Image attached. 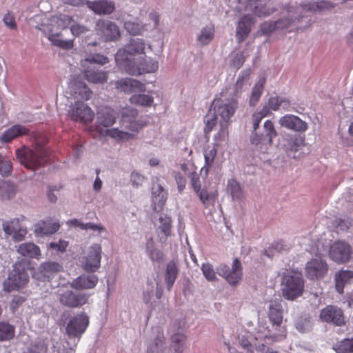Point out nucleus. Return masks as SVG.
I'll list each match as a JSON object with an SVG mask.
<instances>
[{"label": "nucleus", "instance_id": "obj_1", "mask_svg": "<svg viewBox=\"0 0 353 353\" xmlns=\"http://www.w3.org/2000/svg\"><path fill=\"white\" fill-rule=\"evenodd\" d=\"M267 314L270 325L260 323L255 329L254 343L261 353H279L268 345L281 341L286 337L283 310L281 299H272L267 302Z\"/></svg>", "mask_w": 353, "mask_h": 353}, {"label": "nucleus", "instance_id": "obj_2", "mask_svg": "<svg viewBox=\"0 0 353 353\" xmlns=\"http://www.w3.org/2000/svg\"><path fill=\"white\" fill-rule=\"evenodd\" d=\"M119 128H106L104 134L121 142L133 139L142 128L137 119V110L132 108H125L121 112ZM117 112L110 108H105L98 113L97 123L105 128L113 125L117 119Z\"/></svg>", "mask_w": 353, "mask_h": 353}, {"label": "nucleus", "instance_id": "obj_3", "mask_svg": "<svg viewBox=\"0 0 353 353\" xmlns=\"http://www.w3.org/2000/svg\"><path fill=\"white\" fill-rule=\"evenodd\" d=\"M36 22L41 21L37 28L41 30L54 46L63 49H71L74 46L73 39L63 40L60 38V31L69 27L72 17L66 14H59L50 18L46 15L34 17Z\"/></svg>", "mask_w": 353, "mask_h": 353}, {"label": "nucleus", "instance_id": "obj_4", "mask_svg": "<svg viewBox=\"0 0 353 353\" xmlns=\"http://www.w3.org/2000/svg\"><path fill=\"white\" fill-rule=\"evenodd\" d=\"M146 43L143 39H132L124 48L119 49L115 54L117 66L122 70H127L145 52Z\"/></svg>", "mask_w": 353, "mask_h": 353}, {"label": "nucleus", "instance_id": "obj_5", "mask_svg": "<svg viewBox=\"0 0 353 353\" xmlns=\"http://www.w3.org/2000/svg\"><path fill=\"white\" fill-rule=\"evenodd\" d=\"M304 290V279L299 271H288L282 273V294L289 301L300 297Z\"/></svg>", "mask_w": 353, "mask_h": 353}, {"label": "nucleus", "instance_id": "obj_6", "mask_svg": "<svg viewBox=\"0 0 353 353\" xmlns=\"http://www.w3.org/2000/svg\"><path fill=\"white\" fill-rule=\"evenodd\" d=\"M46 150L39 140L37 141L34 150L22 148L16 150L17 159L26 168L35 170L46 161Z\"/></svg>", "mask_w": 353, "mask_h": 353}, {"label": "nucleus", "instance_id": "obj_7", "mask_svg": "<svg viewBox=\"0 0 353 353\" xmlns=\"http://www.w3.org/2000/svg\"><path fill=\"white\" fill-rule=\"evenodd\" d=\"M211 107L220 119L219 123L221 130L215 136V138H218V137L221 136L224 137L225 130L228 127V123L233 117L237 108V101L233 98L232 99H226V97L215 99Z\"/></svg>", "mask_w": 353, "mask_h": 353}, {"label": "nucleus", "instance_id": "obj_8", "mask_svg": "<svg viewBox=\"0 0 353 353\" xmlns=\"http://www.w3.org/2000/svg\"><path fill=\"white\" fill-rule=\"evenodd\" d=\"M235 10L251 11L258 17H265L276 11L272 0H239Z\"/></svg>", "mask_w": 353, "mask_h": 353}, {"label": "nucleus", "instance_id": "obj_9", "mask_svg": "<svg viewBox=\"0 0 353 353\" xmlns=\"http://www.w3.org/2000/svg\"><path fill=\"white\" fill-rule=\"evenodd\" d=\"M28 281L29 276L23 265L21 262H16L3 283V290L6 292L18 290L23 288Z\"/></svg>", "mask_w": 353, "mask_h": 353}, {"label": "nucleus", "instance_id": "obj_10", "mask_svg": "<svg viewBox=\"0 0 353 353\" xmlns=\"http://www.w3.org/2000/svg\"><path fill=\"white\" fill-rule=\"evenodd\" d=\"M276 136L277 131L274 122L268 119L263 123V134L253 133L250 138V142L258 150L265 152L268 150V146L272 144L273 139Z\"/></svg>", "mask_w": 353, "mask_h": 353}, {"label": "nucleus", "instance_id": "obj_11", "mask_svg": "<svg viewBox=\"0 0 353 353\" xmlns=\"http://www.w3.org/2000/svg\"><path fill=\"white\" fill-rule=\"evenodd\" d=\"M101 245L98 243L91 245L81 259L82 268L89 273L97 272L101 267Z\"/></svg>", "mask_w": 353, "mask_h": 353}, {"label": "nucleus", "instance_id": "obj_12", "mask_svg": "<svg viewBox=\"0 0 353 353\" xmlns=\"http://www.w3.org/2000/svg\"><path fill=\"white\" fill-rule=\"evenodd\" d=\"M60 303L68 307H80L88 303L90 294L76 292L70 289H61L58 291Z\"/></svg>", "mask_w": 353, "mask_h": 353}, {"label": "nucleus", "instance_id": "obj_13", "mask_svg": "<svg viewBox=\"0 0 353 353\" xmlns=\"http://www.w3.org/2000/svg\"><path fill=\"white\" fill-rule=\"evenodd\" d=\"M89 325V316L85 312H80L70 319L65 331L70 339H78L85 332Z\"/></svg>", "mask_w": 353, "mask_h": 353}, {"label": "nucleus", "instance_id": "obj_14", "mask_svg": "<svg viewBox=\"0 0 353 353\" xmlns=\"http://www.w3.org/2000/svg\"><path fill=\"white\" fill-rule=\"evenodd\" d=\"M68 114L72 121L83 123L91 122L94 117L92 109L83 101L71 102Z\"/></svg>", "mask_w": 353, "mask_h": 353}, {"label": "nucleus", "instance_id": "obj_15", "mask_svg": "<svg viewBox=\"0 0 353 353\" xmlns=\"http://www.w3.org/2000/svg\"><path fill=\"white\" fill-rule=\"evenodd\" d=\"M26 219L24 216L21 215L19 217L4 221L2 224L3 230L6 234L12 237L14 241H22L27 234L26 228L21 225V223Z\"/></svg>", "mask_w": 353, "mask_h": 353}, {"label": "nucleus", "instance_id": "obj_16", "mask_svg": "<svg viewBox=\"0 0 353 353\" xmlns=\"http://www.w3.org/2000/svg\"><path fill=\"white\" fill-rule=\"evenodd\" d=\"M67 92L70 94L69 98L77 101L85 102L91 99L92 92L88 85L82 81L72 79L70 81Z\"/></svg>", "mask_w": 353, "mask_h": 353}, {"label": "nucleus", "instance_id": "obj_17", "mask_svg": "<svg viewBox=\"0 0 353 353\" xmlns=\"http://www.w3.org/2000/svg\"><path fill=\"white\" fill-rule=\"evenodd\" d=\"M159 69V62L157 60L150 57H140L134 63L132 66H128L125 70L127 73L131 75H139L143 73H154Z\"/></svg>", "mask_w": 353, "mask_h": 353}, {"label": "nucleus", "instance_id": "obj_18", "mask_svg": "<svg viewBox=\"0 0 353 353\" xmlns=\"http://www.w3.org/2000/svg\"><path fill=\"white\" fill-rule=\"evenodd\" d=\"M95 30L106 41H116L121 36L119 27L114 23L105 19L97 21Z\"/></svg>", "mask_w": 353, "mask_h": 353}, {"label": "nucleus", "instance_id": "obj_19", "mask_svg": "<svg viewBox=\"0 0 353 353\" xmlns=\"http://www.w3.org/2000/svg\"><path fill=\"white\" fill-rule=\"evenodd\" d=\"M250 74V68L241 71L236 83L221 92V97H232L233 99L238 97L243 89L248 86Z\"/></svg>", "mask_w": 353, "mask_h": 353}, {"label": "nucleus", "instance_id": "obj_20", "mask_svg": "<svg viewBox=\"0 0 353 353\" xmlns=\"http://www.w3.org/2000/svg\"><path fill=\"white\" fill-rule=\"evenodd\" d=\"M328 266L325 261L321 259H312L305 267V276L310 280L323 278L327 273Z\"/></svg>", "mask_w": 353, "mask_h": 353}, {"label": "nucleus", "instance_id": "obj_21", "mask_svg": "<svg viewBox=\"0 0 353 353\" xmlns=\"http://www.w3.org/2000/svg\"><path fill=\"white\" fill-rule=\"evenodd\" d=\"M218 274L225 278L230 284L235 285L241 279L242 271L241 263L238 259L233 261L232 269L228 265L221 264L216 268Z\"/></svg>", "mask_w": 353, "mask_h": 353}, {"label": "nucleus", "instance_id": "obj_22", "mask_svg": "<svg viewBox=\"0 0 353 353\" xmlns=\"http://www.w3.org/2000/svg\"><path fill=\"white\" fill-rule=\"evenodd\" d=\"M352 250L346 242L339 241L332 243L330 248L329 256L337 263L347 262L350 258Z\"/></svg>", "mask_w": 353, "mask_h": 353}, {"label": "nucleus", "instance_id": "obj_23", "mask_svg": "<svg viewBox=\"0 0 353 353\" xmlns=\"http://www.w3.org/2000/svg\"><path fill=\"white\" fill-rule=\"evenodd\" d=\"M305 137L284 133L279 140L278 146L285 152H296L301 146L305 145Z\"/></svg>", "mask_w": 353, "mask_h": 353}, {"label": "nucleus", "instance_id": "obj_24", "mask_svg": "<svg viewBox=\"0 0 353 353\" xmlns=\"http://www.w3.org/2000/svg\"><path fill=\"white\" fill-rule=\"evenodd\" d=\"M334 7V4L328 1H319L316 2H307L304 3H300L299 5H295L290 6L288 11L292 12L294 10L302 11L303 17L306 16L307 12H322L324 10H331Z\"/></svg>", "mask_w": 353, "mask_h": 353}, {"label": "nucleus", "instance_id": "obj_25", "mask_svg": "<svg viewBox=\"0 0 353 353\" xmlns=\"http://www.w3.org/2000/svg\"><path fill=\"white\" fill-rule=\"evenodd\" d=\"M279 124L282 128L296 132H304L308 128V125L305 121L291 114L281 117L279 120Z\"/></svg>", "mask_w": 353, "mask_h": 353}, {"label": "nucleus", "instance_id": "obj_26", "mask_svg": "<svg viewBox=\"0 0 353 353\" xmlns=\"http://www.w3.org/2000/svg\"><path fill=\"white\" fill-rule=\"evenodd\" d=\"M319 317L323 321L332 323L337 326H341L345 323L343 311L333 305H328L323 308L321 311Z\"/></svg>", "mask_w": 353, "mask_h": 353}, {"label": "nucleus", "instance_id": "obj_27", "mask_svg": "<svg viewBox=\"0 0 353 353\" xmlns=\"http://www.w3.org/2000/svg\"><path fill=\"white\" fill-rule=\"evenodd\" d=\"M88 8L98 15H108L115 10V3L112 0H97L87 1Z\"/></svg>", "mask_w": 353, "mask_h": 353}, {"label": "nucleus", "instance_id": "obj_28", "mask_svg": "<svg viewBox=\"0 0 353 353\" xmlns=\"http://www.w3.org/2000/svg\"><path fill=\"white\" fill-rule=\"evenodd\" d=\"M114 19L121 21L123 23V27L125 30L132 35H139L142 34L145 31L148 30L147 23H138L135 21H127L125 19V14L117 13L114 15Z\"/></svg>", "mask_w": 353, "mask_h": 353}, {"label": "nucleus", "instance_id": "obj_29", "mask_svg": "<svg viewBox=\"0 0 353 353\" xmlns=\"http://www.w3.org/2000/svg\"><path fill=\"white\" fill-rule=\"evenodd\" d=\"M254 23L255 19L251 14H245L241 17L236 29V37L239 43H241L248 37L251 26Z\"/></svg>", "mask_w": 353, "mask_h": 353}, {"label": "nucleus", "instance_id": "obj_30", "mask_svg": "<svg viewBox=\"0 0 353 353\" xmlns=\"http://www.w3.org/2000/svg\"><path fill=\"white\" fill-rule=\"evenodd\" d=\"M61 268V265L57 262H44L41 264L38 272L34 273L32 276L37 280L44 281L49 279L54 274L60 272Z\"/></svg>", "mask_w": 353, "mask_h": 353}, {"label": "nucleus", "instance_id": "obj_31", "mask_svg": "<svg viewBox=\"0 0 353 353\" xmlns=\"http://www.w3.org/2000/svg\"><path fill=\"white\" fill-rule=\"evenodd\" d=\"M295 5H299L297 3H288L286 5L282 12V17L277 20L276 21H281L280 26L281 27H278V30H284L290 28L292 24H294L296 21L299 19L301 17H303V14L302 11H292L290 12L288 10L290 6H293Z\"/></svg>", "mask_w": 353, "mask_h": 353}, {"label": "nucleus", "instance_id": "obj_32", "mask_svg": "<svg viewBox=\"0 0 353 353\" xmlns=\"http://www.w3.org/2000/svg\"><path fill=\"white\" fill-rule=\"evenodd\" d=\"M98 276L94 274H81L70 283L72 288L83 290L93 289L98 283Z\"/></svg>", "mask_w": 353, "mask_h": 353}, {"label": "nucleus", "instance_id": "obj_33", "mask_svg": "<svg viewBox=\"0 0 353 353\" xmlns=\"http://www.w3.org/2000/svg\"><path fill=\"white\" fill-rule=\"evenodd\" d=\"M115 87L117 90L126 93L145 90L144 84L132 78H124L117 81L115 82Z\"/></svg>", "mask_w": 353, "mask_h": 353}, {"label": "nucleus", "instance_id": "obj_34", "mask_svg": "<svg viewBox=\"0 0 353 353\" xmlns=\"http://www.w3.org/2000/svg\"><path fill=\"white\" fill-rule=\"evenodd\" d=\"M152 206L154 211H159L166 202L168 193L159 183L154 184L152 188Z\"/></svg>", "mask_w": 353, "mask_h": 353}, {"label": "nucleus", "instance_id": "obj_35", "mask_svg": "<svg viewBox=\"0 0 353 353\" xmlns=\"http://www.w3.org/2000/svg\"><path fill=\"white\" fill-rule=\"evenodd\" d=\"M60 225L51 219L41 221L35 224L34 232L36 235H50L59 230Z\"/></svg>", "mask_w": 353, "mask_h": 353}, {"label": "nucleus", "instance_id": "obj_36", "mask_svg": "<svg viewBox=\"0 0 353 353\" xmlns=\"http://www.w3.org/2000/svg\"><path fill=\"white\" fill-rule=\"evenodd\" d=\"M17 252L23 256L39 259L41 256L40 248L34 243L28 242L20 244Z\"/></svg>", "mask_w": 353, "mask_h": 353}, {"label": "nucleus", "instance_id": "obj_37", "mask_svg": "<svg viewBox=\"0 0 353 353\" xmlns=\"http://www.w3.org/2000/svg\"><path fill=\"white\" fill-rule=\"evenodd\" d=\"M172 219L166 214H161L159 218V225H157V232L159 235L163 234V236L160 237V241L163 242L171 235Z\"/></svg>", "mask_w": 353, "mask_h": 353}, {"label": "nucleus", "instance_id": "obj_38", "mask_svg": "<svg viewBox=\"0 0 353 353\" xmlns=\"http://www.w3.org/2000/svg\"><path fill=\"white\" fill-rule=\"evenodd\" d=\"M153 332L156 335L153 341L149 344L147 353H163L164 347L163 332L159 327L154 328Z\"/></svg>", "mask_w": 353, "mask_h": 353}, {"label": "nucleus", "instance_id": "obj_39", "mask_svg": "<svg viewBox=\"0 0 353 353\" xmlns=\"http://www.w3.org/2000/svg\"><path fill=\"white\" fill-rule=\"evenodd\" d=\"M353 281V271L341 270L335 274V287L339 293L343 292L345 285Z\"/></svg>", "mask_w": 353, "mask_h": 353}, {"label": "nucleus", "instance_id": "obj_40", "mask_svg": "<svg viewBox=\"0 0 353 353\" xmlns=\"http://www.w3.org/2000/svg\"><path fill=\"white\" fill-rule=\"evenodd\" d=\"M28 129L21 125H14L6 130L0 137V141L8 143L12 139L27 134Z\"/></svg>", "mask_w": 353, "mask_h": 353}, {"label": "nucleus", "instance_id": "obj_41", "mask_svg": "<svg viewBox=\"0 0 353 353\" xmlns=\"http://www.w3.org/2000/svg\"><path fill=\"white\" fill-rule=\"evenodd\" d=\"M214 37V27L212 26H206L197 33L196 40L199 46H205L210 43Z\"/></svg>", "mask_w": 353, "mask_h": 353}, {"label": "nucleus", "instance_id": "obj_42", "mask_svg": "<svg viewBox=\"0 0 353 353\" xmlns=\"http://www.w3.org/2000/svg\"><path fill=\"white\" fill-rule=\"evenodd\" d=\"M179 270L175 262L170 261L166 265L165 283L168 290L172 288L178 276Z\"/></svg>", "mask_w": 353, "mask_h": 353}, {"label": "nucleus", "instance_id": "obj_43", "mask_svg": "<svg viewBox=\"0 0 353 353\" xmlns=\"http://www.w3.org/2000/svg\"><path fill=\"white\" fill-rule=\"evenodd\" d=\"M84 75L89 82L93 83H103L108 80V73L101 70L85 69Z\"/></svg>", "mask_w": 353, "mask_h": 353}, {"label": "nucleus", "instance_id": "obj_44", "mask_svg": "<svg viewBox=\"0 0 353 353\" xmlns=\"http://www.w3.org/2000/svg\"><path fill=\"white\" fill-rule=\"evenodd\" d=\"M227 192L233 201H240L244 198L243 189L239 183L234 179H230L227 183Z\"/></svg>", "mask_w": 353, "mask_h": 353}, {"label": "nucleus", "instance_id": "obj_45", "mask_svg": "<svg viewBox=\"0 0 353 353\" xmlns=\"http://www.w3.org/2000/svg\"><path fill=\"white\" fill-rule=\"evenodd\" d=\"M196 193L205 208H208L210 205H214L218 196L217 191L208 192L205 188H201Z\"/></svg>", "mask_w": 353, "mask_h": 353}, {"label": "nucleus", "instance_id": "obj_46", "mask_svg": "<svg viewBox=\"0 0 353 353\" xmlns=\"http://www.w3.org/2000/svg\"><path fill=\"white\" fill-rule=\"evenodd\" d=\"M145 250L147 255L151 261L158 263H161L163 261V252L155 248L154 242L152 238L147 240Z\"/></svg>", "mask_w": 353, "mask_h": 353}, {"label": "nucleus", "instance_id": "obj_47", "mask_svg": "<svg viewBox=\"0 0 353 353\" xmlns=\"http://www.w3.org/2000/svg\"><path fill=\"white\" fill-rule=\"evenodd\" d=\"M17 192L16 186L9 182L0 180V200H7L13 198Z\"/></svg>", "mask_w": 353, "mask_h": 353}, {"label": "nucleus", "instance_id": "obj_48", "mask_svg": "<svg viewBox=\"0 0 353 353\" xmlns=\"http://www.w3.org/2000/svg\"><path fill=\"white\" fill-rule=\"evenodd\" d=\"M265 78L260 77L258 81L256 83L254 86L252 88L251 96L250 98V105L252 106L256 105V104L259 101L263 91L264 88V85L265 84Z\"/></svg>", "mask_w": 353, "mask_h": 353}, {"label": "nucleus", "instance_id": "obj_49", "mask_svg": "<svg viewBox=\"0 0 353 353\" xmlns=\"http://www.w3.org/2000/svg\"><path fill=\"white\" fill-rule=\"evenodd\" d=\"M132 104L143 107H151L154 103V97L152 94H134L130 98Z\"/></svg>", "mask_w": 353, "mask_h": 353}, {"label": "nucleus", "instance_id": "obj_50", "mask_svg": "<svg viewBox=\"0 0 353 353\" xmlns=\"http://www.w3.org/2000/svg\"><path fill=\"white\" fill-rule=\"evenodd\" d=\"M336 353H353V338H347L337 341L333 345Z\"/></svg>", "mask_w": 353, "mask_h": 353}, {"label": "nucleus", "instance_id": "obj_51", "mask_svg": "<svg viewBox=\"0 0 353 353\" xmlns=\"http://www.w3.org/2000/svg\"><path fill=\"white\" fill-rule=\"evenodd\" d=\"M219 117L216 114L215 111L210 107L208 114L204 118L205 126L204 130L206 133L211 132L217 122H219Z\"/></svg>", "mask_w": 353, "mask_h": 353}, {"label": "nucleus", "instance_id": "obj_52", "mask_svg": "<svg viewBox=\"0 0 353 353\" xmlns=\"http://www.w3.org/2000/svg\"><path fill=\"white\" fill-rule=\"evenodd\" d=\"M14 327L8 323L0 322V341H9L14 336Z\"/></svg>", "mask_w": 353, "mask_h": 353}, {"label": "nucleus", "instance_id": "obj_53", "mask_svg": "<svg viewBox=\"0 0 353 353\" xmlns=\"http://www.w3.org/2000/svg\"><path fill=\"white\" fill-rule=\"evenodd\" d=\"M216 154L217 151L214 146L208 145L206 148L203 154L205 158V165L202 168V170H205V172H208L214 163Z\"/></svg>", "mask_w": 353, "mask_h": 353}, {"label": "nucleus", "instance_id": "obj_54", "mask_svg": "<svg viewBox=\"0 0 353 353\" xmlns=\"http://www.w3.org/2000/svg\"><path fill=\"white\" fill-rule=\"evenodd\" d=\"M108 62V59L101 54H90L81 61V66L85 68L87 63H97L104 65Z\"/></svg>", "mask_w": 353, "mask_h": 353}, {"label": "nucleus", "instance_id": "obj_55", "mask_svg": "<svg viewBox=\"0 0 353 353\" xmlns=\"http://www.w3.org/2000/svg\"><path fill=\"white\" fill-rule=\"evenodd\" d=\"M246 56L248 54L245 55L243 52L232 53L229 62L230 66L234 70L239 69L245 62Z\"/></svg>", "mask_w": 353, "mask_h": 353}, {"label": "nucleus", "instance_id": "obj_56", "mask_svg": "<svg viewBox=\"0 0 353 353\" xmlns=\"http://www.w3.org/2000/svg\"><path fill=\"white\" fill-rule=\"evenodd\" d=\"M201 271L203 276L208 281H215L217 279L216 272L214 271L213 266L209 263L202 264Z\"/></svg>", "mask_w": 353, "mask_h": 353}, {"label": "nucleus", "instance_id": "obj_57", "mask_svg": "<svg viewBox=\"0 0 353 353\" xmlns=\"http://www.w3.org/2000/svg\"><path fill=\"white\" fill-rule=\"evenodd\" d=\"M281 21H265L261 25V31L263 34H269L273 31L278 30V27H281Z\"/></svg>", "mask_w": 353, "mask_h": 353}, {"label": "nucleus", "instance_id": "obj_58", "mask_svg": "<svg viewBox=\"0 0 353 353\" xmlns=\"http://www.w3.org/2000/svg\"><path fill=\"white\" fill-rule=\"evenodd\" d=\"M76 346L77 344L75 343L70 344L65 340H61L60 343H56L55 347L57 348L59 353H73Z\"/></svg>", "mask_w": 353, "mask_h": 353}, {"label": "nucleus", "instance_id": "obj_59", "mask_svg": "<svg viewBox=\"0 0 353 353\" xmlns=\"http://www.w3.org/2000/svg\"><path fill=\"white\" fill-rule=\"evenodd\" d=\"M12 172V162L10 160L4 159L0 154V174L3 176L10 175Z\"/></svg>", "mask_w": 353, "mask_h": 353}, {"label": "nucleus", "instance_id": "obj_60", "mask_svg": "<svg viewBox=\"0 0 353 353\" xmlns=\"http://www.w3.org/2000/svg\"><path fill=\"white\" fill-rule=\"evenodd\" d=\"M159 14L155 10H152L148 14V19L150 22L147 23L148 30H155L159 25Z\"/></svg>", "mask_w": 353, "mask_h": 353}, {"label": "nucleus", "instance_id": "obj_61", "mask_svg": "<svg viewBox=\"0 0 353 353\" xmlns=\"http://www.w3.org/2000/svg\"><path fill=\"white\" fill-rule=\"evenodd\" d=\"M70 28V32L74 37H79L80 35L86 33L88 29L85 26L76 23L72 19V23L69 25Z\"/></svg>", "mask_w": 353, "mask_h": 353}, {"label": "nucleus", "instance_id": "obj_62", "mask_svg": "<svg viewBox=\"0 0 353 353\" xmlns=\"http://www.w3.org/2000/svg\"><path fill=\"white\" fill-rule=\"evenodd\" d=\"M173 174L177 185L178 191L179 192H182L186 185V179L185 175L180 172H174Z\"/></svg>", "mask_w": 353, "mask_h": 353}, {"label": "nucleus", "instance_id": "obj_63", "mask_svg": "<svg viewBox=\"0 0 353 353\" xmlns=\"http://www.w3.org/2000/svg\"><path fill=\"white\" fill-rule=\"evenodd\" d=\"M3 22L10 30H16L17 23L14 15L10 12H7L3 17Z\"/></svg>", "mask_w": 353, "mask_h": 353}, {"label": "nucleus", "instance_id": "obj_64", "mask_svg": "<svg viewBox=\"0 0 353 353\" xmlns=\"http://www.w3.org/2000/svg\"><path fill=\"white\" fill-rule=\"evenodd\" d=\"M68 246V242L65 240H59L58 242H51L48 245V248L55 250L57 251L63 252Z\"/></svg>", "mask_w": 353, "mask_h": 353}]
</instances>
